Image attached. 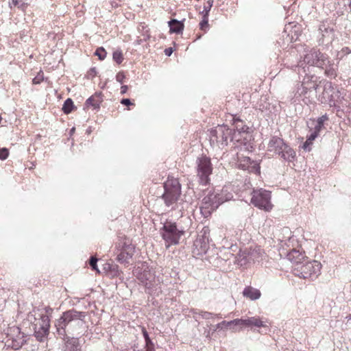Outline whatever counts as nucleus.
I'll return each instance as SVG.
<instances>
[{
	"label": "nucleus",
	"instance_id": "nucleus-1",
	"mask_svg": "<svg viewBox=\"0 0 351 351\" xmlns=\"http://www.w3.org/2000/svg\"><path fill=\"white\" fill-rule=\"evenodd\" d=\"M86 313L70 309L62 313L56 319L54 325L56 335L64 341L63 351H82L78 338L70 335L80 334L84 329Z\"/></svg>",
	"mask_w": 351,
	"mask_h": 351
},
{
	"label": "nucleus",
	"instance_id": "nucleus-2",
	"mask_svg": "<svg viewBox=\"0 0 351 351\" xmlns=\"http://www.w3.org/2000/svg\"><path fill=\"white\" fill-rule=\"evenodd\" d=\"M33 313H35V310L28 313L27 319L32 323L36 339L40 342H43L49 332V317L45 314H39L38 317H36V314Z\"/></svg>",
	"mask_w": 351,
	"mask_h": 351
},
{
	"label": "nucleus",
	"instance_id": "nucleus-3",
	"mask_svg": "<svg viewBox=\"0 0 351 351\" xmlns=\"http://www.w3.org/2000/svg\"><path fill=\"white\" fill-rule=\"evenodd\" d=\"M162 239L167 247L178 245L185 230L182 226H178L176 222L166 221L160 230Z\"/></svg>",
	"mask_w": 351,
	"mask_h": 351
},
{
	"label": "nucleus",
	"instance_id": "nucleus-4",
	"mask_svg": "<svg viewBox=\"0 0 351 351\" xmlns=\"http://www.w3.org/2000/svg\"><path fill=\"white\" fill-rule=\"evenodd\" d=\"M322 265L317 261H308L306 259L302 263L293 267L294 275L304 279L316 278L321 271Z\"/></svg>",
	"mask_w": 351,
	"mask_h": 351
},
{
	"label": "nucleus",
	"instance_id": "nucleus-5",
	"mask_svg": "<svg viewBox=\"0 0 351 351\" xmlns=\"http://www.w3.org/2000/svg\"><path fill=\"white\" fill-rule=\"evenodd\" d=\"M197 177L200 184L206 186L210 183V176L213 173V165L209 157L202 154L195 162Z\"/></svg>",
	"mask_w": 351,
	"mask_h": 351
},
{
	"label": "nucleus",
	"instance_id": "nucleus-6",
	"mask_svg": "<svg viewBox=\"0 0 351 351\" xmlns=\"http://www.w3.org/2000/svg\"><path fill=\"white\" fill-rule=\"evenodd\" d=\"M163 188L162 198L166 206H170L178 201L181 193V185L177 179H168Z\"/></svg>",
	"mask_w": 351,
	"mask_h": 351
},
{
	"label": "nucleus",
	"instance_id": "nucleus-7",
	"mask_svg": "<svg viewBox=\"0 0 351 351\" xmlns=\"http://www.w3.org/2000/svg\"><path fill=\"white\" fill-rule=\"evenodd\" d=\"M232 130L226 126H219L216 129L211 130L210 141L211 144H217L218 146L228 145V140H231Z\"/></svg>",
	"mask_w": 351,
	"mask_h": 351
},
{
	"label": "nucleus",
	"instance_id": "nucleus-8",
	"mask_svg": "<svg viewBox=\"0 0 351 351\" xmlns=\"http://www.w3.org/2000/svg\"><path fill=\"white\" fill-rule=\"evenodd\" d=\"M134 274L146 289L152 288L155 281V274L147 265L143 264L142 267L136 268Z\"/></svg>",
	"mask_w": 351,
	"mask_h": 351
},
{
	"label": "nucleus",
	"instance_id": "nucleus-9",
	"mask_svg": "<svg viewBox=\"0 0 351 351\" xmlns=\"http://www.w3.org/2000/svg\"><path fill=\"white\" fill-rule=\"evenodd\" d=\"M330 58L326 53L319 50L313 49L305 55L304 61L308 64L316 66L322 69L329 63Z\"/></svg>",
	"mask_w": 351,
	"mask_h": 351
},
{
	"label": "nucleus",
	"instance_id": "nucleus-10",
	"mask_svg": "<svg viewBox=\"0 0 351 351\" xmlns=\"http://www.w3.org/2000/svg\"><path fill=\"white\" fill-rule=\"evenodd\" d=\"M319 45L331 43L335 38V29L327 21H322L319 25Z\"/></svg>",
	"mask_w": 351,
	"mask_h": 351
},
{
	"label": "nucleus",
	"instance_id": "nucleus-11",
	"mask_svg": "<svg viewBox=\"0 0 351 351\" xmlns=\"http://www.w3.org/2000/svg\"><path fill=\"white\" fill-rule=\"evenodd\" d=\"M209 234V228L208 227H204L195 240L193 245L198 251L199 254L206 252L208 248Z\"/></svg>",
	"mask_w": 351,
	"mask_h": 351
},
{
	"label": "nucleus",
	"instance_id": "nucleus-12",
	"mask_svg": "<svg viewBox=\"0 0 351 351\" xmlns=\"http://www.w3.org/2000/svg\"><path fill=\"white\" fill-rule=\"evenodd\" d=\"M118 248H120V252L117 255V260L121 263H129V260L132 258L135 252L134 245L125 241L122 244L119 243Z\"/></svg>",
	"mask_w": 351,
	"mask_h": 351
},
{
	"label": "nucleus",
	"instance_id": "nucleus-13",
	"mask_svg": "<svg viewBox=\"0 0 351 351\" xmlns=\"http://www.w3.org/2000/svg\"><path fill=\"white\" fill-rule=\"evenodd\" d=\"M13 332L16 333V336L9 337L5 342V345L16 350L20 349L26 343L27 336L24 333L21 332L19 328H14Z\"/></svg>",
	"mask_w": 351,
	"mask_h": 351
},
{
	"label": "nucleus",
	"instance_id": "nucleus-14",
	"mask_svg": "<svg viewBox=\"0 0 351 351\" xmlns=\"http://www.w3.org/2000/svg\"><path fill=\"white\" fill-rule=\"evenodd\" d=\"M234 131H232L231 141L242 142L241 138L237 136L241 134L247 135L249 128L244 123L243 121L239 118L233 117Z\"/></svg>",
	"mask_w": 351,
	"mask_h": 351
},
{
	"label": "nucleus",
	"instance_id": "nucleus-15",
	"mask_svg": "<svg viewBox=\"0 0 351 351\" xmlns=\"http://www.w3.org/2000/svg\"><path fill=\"white\" fill-rule=\"evenodd\" d=\"M319 84H322L323 90L322 94L319 95L318 100L322 104H326L330 98V95H332L336 86L331 82L327 80L320 81Z\"/></svg>",
	"mask_w": 351,
	"mask_h": 351
},
{
	"label": "nucleus",
	"instance_id": "nucleus-16",
	"mask_svg": "<svg viewBox=\"0 0 351 351\" xmlns=\"http://www.w3.org/2000/svg\"><path fill=\"white\" fill-rule=\"evenodd\" d=\"M202 204L210 206L213 210H216L220 206L218 193L209 191L202 199Z\"/></svg>",
	"mask_w": 351,
	"mask_h": 351
},
{
	"label": "nucleus",
	"instance_id": "nucleus-17",
	"mask_svg": "<svg viewBox=\"0 0 351 351\" xmlns=\"http://www.w3.org/2000/svg\"><path fill=\"white\" fill-rule=\"evenodd\" d=\"M287 257L289 261L295 265L302 263L308 258L304 254V252H300L296 249H292L287 254Z\"/></svg>",
	"mask_w": 351,
	"mask_h": 351
},
{
	"label": "nucleus",
	"instance_id": "nucleus-18",
	"mask_svg": "<svg viewBox=\"0 0 351 351\" xmlns=\"http://www.w3.org/2000/svg\"><path fill=\"white\" fill-rule=\"evenodd\" d=\"M263 326V322L260 319L255 317L243 318L242 328H249L251 330H256Z\"/></svg>",
	"mask_w": 351,
	"mask_h": 351
},
{
	"label": "nucleus",
	"instance_id": "nucleus-19",
	"mask_svg": "<svg viewBox=\"0 0 351 351\" xmlns=\"http://www.w3.org/2000/svg\"><path fill=\"white\" fill-rule=\"evenodd\" d=\"M284 146V141L282 138L273 136L268 143L267 152L278 154L282 152V147Z\"/></svg>",
	"mask_w": 351,
	"mask_h": 351
},
{
	"label": "nucleus",
	"instance_id": "nucleus-20",
	"mask_svg": "<svg viewBox=\"0 0 351 351\" xmlns=\"http://www.w3.org/2000/svg\"><path fill=\"white\" fill-rule=\"evenodd\" d=\"M103 94L101 92H96L94 95L88 98L85 102V106L93 107L94 109H99L100 104L103 101Z\"/></svg>",
	"mask_w": 351,
	"mask_h": 351
},
{
	"label": "nucleus",
	"instance_id": "nucleus-21",
	"mask_svg": "<svg viewBox=\"0 0 351 351\" xmlns=\"http://www.w3.org/2000/svg\"><path fill=\"white\" fill-rule=\"evenodd\" d=\"M322 69L324 70V73L327 77L335 78L337 76L338 62H335V60L330 59L329 63Z\"/></svg>",
	"mask_w": 351,
	"mask_h": 351
},
{
	"label": "nucleus",
	"instance_id": "nucleus-22",
	"mask_svg": "<svg viewBox=\"0 0 351 351\" xmlns=\"http://www.w3.org/2000/svg\"><path fill=\"white\" fill-rule=\"evenodd\" d=\"M178 21L173 19L168 22L170 33L182 34L184 28V21Z\"/></svg>",
	"mask_w": 351,
	"mask_h": 351
},
{
	"label": "nucleus",
	"instance_id": "nucleus-23",
	"mask_svg": "<svg viewBox=\"0 0 351 351\" xmlns=\"http://www.w3.org/2000/svg\"><path fill=\"white\" fill-rule=\"evenodd\" d=\"M251 203L256 207L263 209V189L254 191L252 194Z\"/></svg>",
	"mask_w": 351,
	"mask_h": 351
},
{
	"label": "nucleus",
	"instance_id": "nucleus-24",
	"mask_svg": "<svg viewBox=\"0 0 351 351\" xmlns=\"http://www.w3.org/2000/svg\"><path fill=\"white\" fill-rule=\"evenodd\" d=\"M243 295L250 300H256L261 298V292L251 286H247L243 291Z\"/></svg>",
	"mask_w": 351,
	"mask_h": 351
},
{
	"label": "nucleus",
	"instance_id": "nucleus-25",
	"mask_svg": "<svg viewBox=\"0 0 351 351\" xmlns=\"http://www.w3.org/2000/svg\"><path fill=\"white\" fill-rule=\"evenodd\" d=\"M313 76H306L302 81L313 96L317 92L319 87L322 86V84H317L316 81L313 80Z\"/></svg>",
	"mask_w": 351,
	"mask_h": 351
},
{
	"label": "nucleus",
	"instance_id": "nucleus-26",
	"mask_svg": "<svg viewBox=\"0 0 351 351\" xmlns=\"http://www.w3.org/2000/svg\"><path fill=\"white\" fill-rule=\"evenodd\" d=\"M342 99L343 97L341 96V91L336 87L335 91L332 92V95H330V98L328 101H327L326 103L328 104L330 106L340 108L339 104L341 103Z\"/></svg>",
	"mask_w": 351,
	"mask_h": 351
},
{
	"label": "nucleus",
	"instance_id": "nucleus-27",
	"mask_svg": "<svg viewBox=\"0 0 351 351\" xmlns=\"http://www.w3.org/2000/svg\"><path fill=\"white\" fill-rule=\"evenodd\" d=\"M281 150L282 152H278V154L280 155L285 160L291 161L295 156V151L285 143Z\"/></svg>",
	"mask_w": 351,
	"mask_h": 351
},
{
	"label": "nucleus",
	"instance_id": "nucleus-28",
	"mask_svg": "<svg viewBox=\"0 0 351 351\" xmlns=\"http://www.w3.org/2000/svg\"><path fill=\"white\" fill-rule=\"evenodd\" d=\"M302 91H304V86L298 84L294 92V95L291 99L292 103H298L302 101V98L303 97L302 94Z\"/></svg>",
	"mask_w": 351,
	"mask_h": 351
},
{
	"label": "nucleus",
	"instance_id": "nucleus-29",
	"mask_svg": "<svg viewBox=\"0 0 351 351\" xmlns=\"http://www.w3.org/2000/svg\"><path fill=\"white\" fill-rule=\"evenodd\" d=\"M219 202L221 205L225 202L230 200L233 197L232 193L228 191L227 189H223L220 193H218Z\"/></svg>",
	"mask_w": 351,
	"mask_h": 351
},
{
	"label": "nucleus",
	"instance_id": "nucleus-30",
	"mask_svg": "<svg viewBox=\"0 0 351 351\" xmlns=\"http://www.w3.org/2000/svg\"><path fill=\"white\" fill-rule=\"evenodd\" d=\"M192 313L193 315H199L203 319H214L215 316L217 315H215V314H214L213 313H210V312H208V311H200V310H198V309H193L192 310Z\"/></svg>",
	"mask_w": 351,
	"mask_h": 351
},
{
	"label": "nucleus",
	"instance_id": "nucleus-31",
	"mask_svg": "<svg viewBox=\"0 0 351 351\" xmlns=\"http://www.w3.org/2000/svg\"><path fill=\"white\" fill-rule=\"evenodd\" d=\"M301 86H304V91H302V101L305 104H308L312 102L313 95L311 94L310 91H308V88L306 87L305 84L303 82L301 84Z\"/></svg>",
	"mask_w": 351,
	"mask_h": 351
},
{
	"label": "nucleus",
	"instance_id": "nucleus-32",
	"mask_svg": "<svg viewBox=\"0 0 351 351\" xmlns=\"http://www.w3.org/2000/svg\"><path fill=\"white\" fill-rule=\"evenodd\" d=\"M74 108V104L71 98L66 99L63 104L62 110L65 114H69L72 112Z\"/></svg>",
	"mask_w": 351,
	"mask_h": 351
},
{
	"label": "nucleus",
	"instance_id": "nucleus-33",
	"mask_svg": "<svg viewBox=\"0 0 351 351\" xmlns=\"http://www.w3.org/2000/svg\"><path fill=\"white\" fill-rule=\"evenodd\" d=\"M270 199L271 191L265 190V211H270L274 206Z\"/></svg>",
	"mask_w": 351,
	"mask_h": 351
},
{
	"label": "nucleus",
	"instance_id": "nucleus-34",
	"mask_svg": "<svg viewBox=\"0 0 351 351\" xmlns=\"http://www.w3.org/2000/svg\"><path fill=\"white\" fill-rule=\"evenodd\" d=\"M328 119V117L326 114H325L324 115H322V117H319L317 120V123L315 125L314 129H315L317 131H319L320 132V131L324 128V122L326 121H327Z\"/></svg>",
	"mask_w": 351,
	"mask_h": 351
},
{
	"label": "nucleus",
	"instance_id": "nucleus-35",
	"mask_svg": "<svg viewBox=\"0 0 351 351\" xmlns=\"http://www.w3.org/2000/svg\"><path fill=\"white\" fill-rule=\"evenodd\" d=\"M231 322H233L234 324H228V328H230L233 331H237L238 328L241 329L242 328L243 318L234 319Z\"/></svg>",
	"mask_w": 351,
	"mask_h": 351
},
{
	"label": "nucleus",
	"instance_id": "nucleus-36",
	"mask_svg": "<svg viewBox=\"0 0 351 351\" xmlns=\"http://www.w3.org/2000/svg\"><path fill=\"white\" fill-rule=\"evenodd\" d=\"M142 333H143V337L145 339V347H155L154 342L150 339L147 331L146 330V329L144 327L142 328Z\"/></svg>",
	"mask_w": 351,
	"mask_h": 351
},
{
	"label": "nucleus",
	"instance_id": "nucleus-37",
	"mask_svg": "<svg viewBox=\"0 0 351 351\" xmlns=\"http://www.w3.org/2000/svg\"><path fill=\"white\" fill-rule=\"evenodd\" d=\"M112 58L114 62H116L118 64H120L123 60V53L121 51L117 50L114 51L112 54Z\"/></svg>",
	"mask_w": 351,
	"mask_h": 351
},
{
	"label": "nucleus",
	"instance_id": "nucleus-38",
	"mask_svg": "<svg viewBox=\"0 0 351 351\" xmlns=\"http://www.w3.org/2000/svg\"><path fill=\"white\" fill-rule=\"evenodd\" d=\"M213 2H214V0H208L207 1V5H205L204 6V10L201 12L202 16H209V12H210V9H211V8L213 6Z\"/></svg>",
	"mask_w": 351,
	"mask_h": 351
},
{
	"label": "nucleus",
	"instance_id": "nucleus-39",
	"mask_svg": "<svg viewBox=\"0 0 351 351\" xmlns=\"http://www.w3.org/2000/svg\"><path fill=\"white\" fill-rule=\"evenodd\" d=\"M201 213L205 217H207L211 215L212 212L215 210L211 209V207L206 206V205L202 204L200 207Z\"/></svg>",
	"mask_w": 351,
	"mask_h": 351
},
{
	"label": "nucleus",
	"instance_id": "nucleus-40",
	"mask_svg": "<svg viewBox=\"0 0 351 351\" xmlns=\"http://www.w3.org/2000/svg\"><path fill=\"white\" fill-rule=\"evenodd\" d=\"M97 258L91 256L89 259V265L93 270L96 271L97 273H100L97 265Z\"/></svg>",
	"mask_w": 351,
	"mask_h": 351
},
{
	"label": "nucleus",
	"instance_id": "nucleus-41",
	"mask_svg": "<svg viewBox=\"0 0 351 351\" xmlns=\"http://www.w3.org/2000/svg\"><path fill=\"white\" fill-rule=\"evenodd\" d=\"M234 324L233 322L222 321L221 322L216 324L214 326L213 331H216L218 329H228V324Z\"/></svg>",
	"mask_w": 351,
	"mask_h": 351
},
{
	"label": "nucleus",
	"instance_id": "nucleus-42",
	"mask_svg": "<svg viewBox=\"0 0 351 351\" xmlns=\"http://www.w3.org/2000/svg\"><path fill=\"white\" fill-rule=\"evenodd\" d=\"M208 27V16H202V20L199 23V29L204 32Z\"/></svg>",
	"mask_w": 351,
	"mask_h": 351
},
{
	"label": "nucleus",
	"instance_id": "nucleus-43",
	"mask_svg": "<svg viewBox=\"0 0 351 351\" xmlns=\"http://www.w3.org/2000/svg\"><path fill=\"white\" fill-rule=\"evenodd\" d=\"M106 51L103 47H99L95 52V55L98 56L99 59L103 60L106 56Z\"/></svg>",
	"mask_w": 351,
	"mask_h": 351
},
{
	"label": "nucleus",
	"instance_id": "nucleus-44",
	"mask_svg": "<svg viewBox=\"0 0 351 351\" xmlns=\"http://www.w3.org/2000/svg\"><path fill=\"white\" fill-rule=\"evenodd\" d=\"M9 155V151L7 148L3 147L0 149V159L3 160H5Z\"/></svg>",
	"mask_w": 351,
	"mask_h": 351
},
{
	"label": "nucleus",
	"instance_id": "nucleus-45",
	"mask_svg": "<svg viewBox=\"0 0 351 351\" xmlns=\"http://www.w3.org/2000/svg\"><path fill=\"white\" fill-rule=\"evenodd\" d=\"M319 134V132L317 131L315 129L312 131V132L307 136L308 139V142H313Z\"/></svg>",
	"mask_w": 351,
	"mask_h": 351
},
{
	"label": "nucleus",
	"instance_id": "nucleus-46",
	"mask_svg": "<svg viewBox=\"0 0 351 351\" xmlns=\"http://www.w3.org/2000/svg\"><path fill=\"white\" fill-rule=\"evenodd\" d=\"M96 75H97L96 68L93 67V68L90 69L89 71H88L87 77L88 79H93V77H95L96 76Z\"/></svg>",
	"mask_w": 351,
	"mask_h": 351
},
{
	"label": "nucleus",
	"instance_id": "nucleus-47",
	"mask_svg": "<svg viewBox=\"0 0 351 351\" xmlns=\"http://www.w3.org/2000/svg\"><path fill=\"white\" fill-rule=\"evenodd\" d=\"M43 75L38 73L32 80L33 84H38L43 80Z\"/></svg>",
	"mask_w": 351,
	"mask_h": 351
},
{
	"label": "nucleus",
	"instance_id": "nucleus-48",
	"mask_svg": "<svg viewBox=\"0 0 351 351\" xmlns=\"http://www.w3.org/2000/svg\"><path fill=\"white\" fill-rule=\"evenodd\" d=\"M125 75L123 73V72H119L116 75V80L119 83L122 84L123 82V80L125 79Z\"/></svg>",
	"mask_w": 351,
	"mask_h": 351
},
{
	"label": "nucleus",
	"instance_id": "nucleus-49",
	"mask_svg": "<svg viewBox=\"0 0 351 351\" xmlns=\"http://www.w3.org/2000/svg\"><path fill=\"white\" fill-rule=\"evenodd\" d=\"M111 273L114 276L119 275V267L117 265L112 264Z\"/></svg>",
	"mask_w": 351,
	"mask_h": 351
},
{
	"label": "nucleus",
	"instance_id": "nucleus-50",
	"mask_svg": "<svg viewBox=\"0 0 351 351\" xmlns=\"http://www.w3.org/2000/svg\"><path fill=\"white\" fill-rule=\"evenodd\" d=\"M313 142H308V139L306 138V141L302 145V148L306 151H310V146L312 145Z\"/></svg>",
	"mask_w": 351,
	"mask_h": 351
},
{
	"label": "nucleus",
	"instance_id": "nucleus-51",
	"mask_svg": "<svg viewBox=\"0 0 351 351\" xmlns=\"http://www.w3.org/2000/svg\"><path fill=\"white\" fill-rule=\"evenodd\" d=\"M250 168H251V169L249 170L250 171L255 172L256 173L261 175V167L259 165L256 166L254 165L252 166Z\"/></svg>",
	"mask_w": 351,
	"mask_h": 351
},
{
	"label": "nucleus",
	"instance_id": "nucleus-52",
	"mask_svg": "<svg viewBox=\"0 0 351 351\" xmlns=\"http://www.w3.org/2000/svg\"><path fill=\"white\" fill-rule=\"evenodd\" d=\"M121 104L125 106H130L134 105L133 103H132L131 100L128 98H123L121 100Z\"/></svg>",
	"mask_w": 351,
	"mask_h": 351
},
{
	"label": "nucleus",
	"instance_id": "nucleus-53",
	"mask_svg": "<svg viewBox=\"0 0 351 351\" xmlns=\"http://www.w3.org/2000/svg\"><path fill=\"white\" fill-rule=\"evenodd\" d=\"M136 348H137V346L136 345H134L133 346L134 351H142L143 350H136ZM144 349H145L144 351H155V347H145V346H144Z\"/></svg>",
	"mask_w": 351,
	"mask_h": 351
},
{
	"label": "nucleus",
	"instance_id": "nucleus-54",
	"mask_svg": "<svg viewBox=\"0 0 351 351\" xmlns=\"http://www.w3.org/2000/svg\"><path fill=\"white\" fill-rule=\"evenodd\" d=\"M173 51V49L172 47H169L165 49V53L167 56H170Z\"/></svg>",
	"mask_w": 351,
	"mask_h": 351
},
{
	"label": "nucleus",
	"instance_id": "nucleus-55",
	"mask_svg": "<svg viewBox=\"0 0 351 351\" xmlns=\"http://www.w3.org/2000/svg\"><path fill=\"white\" fill-rule=\"evenodd\" d=\"M128 89V87L127 85H123L121 87V94L123 95L126 93L127 90Z\"/></svg>",
	"mask_w": 351,
	"mask_h": 351
},
{
	"label": "nucleus",
	"instance_id": "nucleus-56",
	"mask_svg": "<svg viewBox=\"0 0 351 351\" xmlns=\"http://www.w3.org/2000/svg\"><path fill=\"white\" fill-rule=\"evenodd\" d=\"M45 313H44L45 315H47V313H50V312H51V311H53V310H52V308H50V307H46V308H45ZM33 313L34 314V313ZM35 313L36 314V316H38V315H39L40 313H36V311H35ZM40 314H43V313H41Z\"/></svg>",
	"mask_w": 351,
	"mask_h": 351
},
{
	"label": "nucleus",
	"instance_id": "nucleus-57",
	"mask_svg": "<svg viewBox=\"0 0 351 351\" xmlns=\"http://www.w3.org/2000/svg\"><path fill=\"white\" fill-rule=\"evenodd\" d=\"M111 268H112V264L106 263L104 265V269L106 270V271H110Z\"/></svg>",
	"mask_w": 351,
	"mask_h": 351
},
{
	"label": "nucleus",
	"instance_id": "nucleus-58",
	"mask_svg": "<svg viewBox=\"0 0 351 351\" xmlns=\"http://www.w3.org/2000/svg\"><path fill=\"white\" fill-rule=\"evenodd\" d=\"M247 135L245 134H241V136H237V138H241L242 139V142H240L241 143H243V142L245 140H247Z\"/></svg>",
	"mask_w": 351,
	"mask_h": 351
},
{
	"label": "nucleus",
	"instance_id": "nucleus-59",
	"mask_svg": "<svg viewBox=\"0 0 351 351\" xmlns=\"http://www.w3.org/2000/svg\"><path fill=\"white\" fill-rule=\"evenodd\" d=\"M27 3H23H23H21V4H19V3L18 7H19V8L24 9L25 8H26V7H27Z\"/></svg>",
	"mask_w": 351,
	"mask_h": 351
},
{
	"label": "nucleus",
	"instance_id": "nucleus-60",
	"mask_svg": "<svg viewBox=\"0 0 351 351\" xmlns=\"http://www.w3.org/2000/svg\"><path fill=\"white\" fill-rule=\"evenodd\" d=\"M12 3L16 6L19 5V1L18 0H12Z\"/></svg>",
	"mask_w": 351,
	"mask_h": 351
},
{
	"label": "nucleus",
	"instance_id": "nucleus-61",
	"mask_svg": "<svg viewBox=\"0 0 351 351\" xmlns=\"http://www.w3.org/2000/svg\"><path fill=\"white\" fill-rule=\"evenodd\" d=\"M268 242L270 243H276V241L272 237H270Z\"/></svg>",
	"mask_w": 351,
	"mask_h": 351
},
{
	"label": "nucleus",
	"instance_id": "nucleus-62",
	"mask_svg": "<svg viewBox=\"0 0 351 351\" xmlns=\"http://www.w3.org/2000/svg\"><path fill=\"white\" fill-rule=\"evenodd\" d=\"M239 167L243 169H245V165L240 164L239 165Z\"/></svg>",
	"mask_w": 351,
	"mask_h": 351
},
{
	"label": "nucleus",
	"instance_id": "nucleus-63",
	"mask_svg": "<svg viewBox=\"0 0 351 351\" xmlns=\"http://www.w3.org/2000/svg\"><path fill=\"white\" fill-rule=\"evenodd\" d=\"M346 318L348 319V321L351 320V314H350L349 315H348L346 317Z\"/></svg>",
	"mask_w": 351,
	"mask_h": 351
},
{
	"label": "nucleus",
	"instance_id": "nucleus-64",
	"mask_svg": "<svg viewBox=\"0 0 351 351\" xmlns=\"http://www.w3.org/2000/svg\"><path fill=\"white\" fill-rule=\"evenodd\" d=\"M274 248L276 249L277 250H278V245H274Z\"/></svg>",
	"mask_w": 351,
	"mask_h": 351
}]
</instances>
